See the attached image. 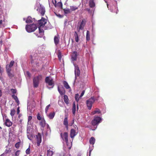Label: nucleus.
Segmentation results:
<instances>
[{
  "label": "nucleus",
  "mask_w": 156,
  "mask_h": 156,
  "mask_svg": "<svg viewBox=\"0 0 156 156\" xmlns=\"http://www.w3.org/2000/svg\"><path fill=\"white\" fill-rule=\"evenodd\" d=\"M45 83H46L48 86L51 87H48V88L50 89L53 87L54 86L55 82L52 77H50V76H47L45 78Z\"/></svg>",
  "instance_id": "nucleus-1"
},
{
  "label": "nucleus",
  "mask_w": 156,
  "mask_h": 156,
  "mask_svg": "<svg viewBox=\"0 0 156 156\" xmlns=\"http://www.w3.org/2000/svg\"><path fill=\"white\" fill-rule=\"evenodd\" d=\"M42 76L40 74L34 77L33 79V85L34 87H38L39 83V81L42 79Z\"/></svg>",
  "instance_id": "nucleus-2"
},
{
  "label": "nucleus",
  "mask_w": 156,
  "mask_h": 156,
  "mask_svg": "<svg viewBox=\"0 0 156 156\" xmlns=\"http://www.w3.org/2000/svg\"><path fill=\"white\" fill-rule=\"evenodd\" d=\"M96 100L94 97H92L86 101V105L89 110L92 109V105Z\"/></svg>",
  "instance_id": "nucleus-3"
},
{
  "label": "nucleus",
  "mask_w": 156,
  "mask_h": 156,
  "mask_svg": "<svg viewBox=\"0 0 156 156\" xmlns=\"http://www.w3.org/2000/svg\"><path fill=\"white\" fill-rule=\"evenodd\" d=\"M37 28V25L34 23L33 24H29V25H26V30L27 32H32L35 31Z\"/></svg>",
  "instance_id": "nucleus-4"
},
{
  "label": "nucleus",
  "mask_w": 156,
  "mask_h": 156,
  "mask_svg": "<svg viewBox=\"0 0 156 156\" xmlns=\"http://www.w3.org/2000/svg\"><path fill=\"white\" fill-rule=\"evenodd\" d=\"M101 120V119L99 116H94L91 121V124L93 126H97L99 123H100Z\"/></svg>",
  "instance_id": "nucleus-5"
},
{
  "label": "nucleus",
  "mask_w": 156,
  "mask_h": 156,
  "mask_svg": "<svg viewBox=\"0 0 156 156\" xmlns=\"http://www.w3.org/2000/svg\"><path fill=\"white\" fill-rule=\"evenodd\" d=\"M60 136L63 140L65 141L67 145H68L69 143L68 133L66 132H64V133H61Z\"/></svg>",
  "instance_id": "nucleus-6"
},
{
  "label": "nucleus",
  "mask_w": 156,
  "mask_h": 156,
  "mask_svg": "<svg viewBox=\"0 0 156 156\" xmlns=\"http://www.w3.org/2000/svg\"><path fill=\"white\" fill-rule=\"evenodd\" d=\"M31 62L35 63L36 65L39 66V63L41 61L40 58L39 57H34L31 56Z\"/></svg>",
  "instance_id": "nucleus-7"
},
{
  "label": "nucleus",
  "mask_w": 156,
  "mask_h": 156,
  "mask_svg": "<svg viewBox=\"0 0 156 156\" xmlns=\"http://www.w3.org/2000/svg\"><path fill=\"white\" fill-rule=\"evenodd\" d=\"M47 20L44 18L42 17L41 19L38 20V24L39 26L41 27H44L45 24L46 23Z\"/></svg>",
  "instance_id": "nucleus-8"
},
{
  "label": "nucleus",
  "mask_w": 156,
  "mask_h": 156,
  "mask_svg": "<svg viewBox=\"0 0 156 156\" xmlns=\"http://www.w3.org/2000/svg\"><path fill=\"white\" fill-rule=\"evenodd\" d=\"M36 136V140L37 141V146H40L42 141L41 134L40 133H39V132H38Z\"/></svg>",
  "instance_id": "nucleus-9"
},
{
  "label": "nucleus",
  "mask_w": 156,
  "mask_h": 156,
  "mask_svg": "<svg viewBox=\"0 0 156 156\" xmlns=\"http://www.w3.org/2000/svg\"><path fill=\"white\" fill-rule=\"evenodd\" d=\"M5 18L3 14H0V26L2 27H4V23H3V22H5Z\"/></svg>",
  "instance_id": "nucleus-10"
},
{
  "label": "nucleus",
  "mask_w": 156,
  "mask_h": 156,
  "mask_svg": "<svg viewBox=\"0 0 156 156\" xmlns=\"http://www.w3.org/2000/svg\"><path fill=\"white\" fill-rule=\"evenodd\" d=\"M86 23V21L85 19H83L81 22L80 25L79 26L78 31H80V30H83L84 29V27Z\"/></svg>",
  "instance_id": "nucleus-11"
},
{
  "label": "nucleus",
  "mask_w": 156,
  "mask_h": 156,
  "mask_svg": "<svg viewBox=\"0 0 156 156\" xmlns=\"http://www.w3.org/2000/svg\"><path fill=\"white\" fill-rule=\"evenodd\" d=\"M78 54L76 51H73L72 53L71 58L73 61H76L77 59Z\"/></svg>",
  "instance_id": "nucleus-12"
},
{
  "label": "nucleus",
  "mask_w": 156,
  "mask_h": 156,
  "mask_svg": "<svg viewBox=\"0 0 156 156\" xmlns=\"http://www.w3.org/2000/svg\"><path fill=\"white\" fill-rule=\"evenodd\" d=\"M75 73L76 78V77L77 76H79L80 75V69L78 66H75Z\"/></svg>",
  "instance_id": "nucleus-13"
},
{
  "label": "nucleus",
  "mask_w": 156,
  "mask_h": 156,
  "mask_svg": "<svg viewBox=\"0 0 156 156\" xmlns=\"http://www.w3.org/2000/svg\"><path fill=\"white\" fill-rule=\"evenodd\" d=\"M63 125H65L66 129H68L69 122L68 117L67 116H65V117L63 120Z\"/></svg>",
  "instance_id": "nucleus-14"
},
{
  "label": "nucleus",
  "mask_w": 156,
  "mask_h": 156,
  "mask_svg": "<svg viewBox=\"0 0 156 156\" xmlns=\"http://www.w3.org/2000/svg\"><path fill=\"white\" fill-rule=\"evenodd\" d=\"M12 124V122H11L10 120L8 118H7L5 120V125L6 126L8 127L11 126Z\"/></svg>",
  "instance_id": "nucleus-15"
},
{
  "label": "nucleus",
  "mask_w": 156,
  "mask_h": 156,
  "mask_svg": "<svg viewBox=\"0 0 156 156\" xmlns=\"http://www.w3.org/2000/svg\"><path fill=\"white\" fill-rule=\"evenodd\" d=\"M39 12L41 14V16H44L45 12V8L40 6L39 8Z\"/></svg>",
  "instance_id": "nucleus-16"
},
{
  "label": "nucleus",
  "mask_w": 156,
  "mask_h": 156,
  "mask_svg": "<svg viewBox=\"0 0 156 156\" xmlns=\"http://www.w3.org/2000/svg\"><path fill=\"white\" fill-rule=\"evenodd\" d=\"M76 134V133L75 130L73 129H72L70 132V136L71 138H73Z\"/></svg>",
  "instance_id": "nucleus-17"
},
{
  "label": "nucleus",
  "mask_w": 156,
  "mask_h": 156,
  "mask_svg": "<svg viewBox=\"0 0 156 156\" xmlns=\"http://www.w3.org/2000/svg\"><path fill=\"white\" fill-rule=\"evenodd\" d=\"M14 63V62L13 61H11L9 64H7L6 65V69L8 70V69H11V67L13 66Z\"/></svg>",
  "instance_id": "nucleus-18"
},
{
  "label": "nucleus",
  "mask_w": 156,
  "mask_h": 156,
  "mask_svg": "<svg viewBox=\"0 0 156 156\" xmlns=\"http://www.w3.org/2000/svg\"><path fill=\"white\" fill-rule=\"evenodd\" d=\"M46 122L44 118L41 119V121L40 122V126L44 128L45 126L46 125Z\"/></svg>",
  "instance_id": "nucleus-19"
},
{
  "label": "nucleus",
  "mask_w": 156,
  "mask_h": 156,
  "mask_svg": "<svg viewBox=\"0 0 156 156\" xmlns=\"http://www.w3.org/2000/svg\"><path fill=\"white\" fill-rule=\"evenodd\" d=\"M58 90L61 95H64L66 93V91L64 89H60L59 87H58Z\"/></svg>",
  "instance_id": "nucleus-20"
},
{
  "label": "nucleus",
  "mask_w": 156,
  "mask_h": 156,
  "mask_svg": "<svg viewBox=\"0 0 156 156\" xmlns=\"http://www.w3.org/2000/svg\"><path fill=\"white\" fill-rule=\"evenodd\" d=\"M11 69H8V70H6V72L7 73H8V75L9 78H11L13 77L14 75L13 73H11Z\"/></svg>",
  "instance_id": "nucleus-21"
},
{
  "label": "nucleus",
  "mask_w": 156,
  "mask_h": 156,
  "mask_svg": "<svg viewBox=\"0 0 156 156\" xmlns=\"http://www.w3.org/2000/svg\"><path fill=\"white\" fill-rule=\"evenodd\" d=\"M63 99L66 103L68 105L69 104V99L67 95H65L64 96Z\"/></svg>",
  "instance_id": "nucleus-22"
},
{
  "label": "nucleus",
  "mask_w": 156,
  "mask_h": 156,
  "mask_svg": "<svg viewBox=\"0 0 156 156\" xmlns=\"http://www.w3.org/2000/svg\"><path fill=\"white\" fill-rule=\"evenodd\" d=\"M55 113V112H50L48 115H47V116L50 119H52L54 117Z\"/></svg>",
  "instance_id": "nucleus-23"
},
{
  "label": "nucleus",
  "mask_w": 156,
  "mask_h": 156,
  "mask_svg": "<svg viewBox=\"0 0 156 156\" xmlns=\"http://www.w3.org/2000/svg\"><path fill=\"white\" fill-rule=\"evenodd\" d=\"M86 38L87 41H89L90 39V32L89 30H87V31Z\"/></svg>",
  "instance_id": "nucleus-24"
},
{
  "label": "nucleus",
  "mask_w": 156,
  "mask_h": 156,
  "mask_svg": "<svg viewBox=\"0 0 156 156\" xmlns=\"http://www.w3.org/2000/svg\"><path fill=\"white\" fill-rule=\"evenodd\" d=\"M74 38H75V40L76 42H78L79 41V38L78 35V34L76 31H75L74 32Z\"/></svg>",
  "instance_id": "nucleus-25"
},
{
  "label": "nucleus",
  "mask_w": 156,
  "mask_h": 156,
  "mask_svg": "<svg viewBox=\"0 0 156 156\" xmlns=\"http://www.w3.org/2000/svg\"><path fill=\"white\" fill-rule=\"evenodd\" d=\"M63 84L65 88L66 89H69L70 88L67 82H66V81H64Z\"/></svg>",
  "instance_id": "nucleus-26"
},
{
  "label": "nucleus",
  "mask_w": 156,
  "mask_h": 156,
  "mask_svg": "<svg viewBox=\"0 0 156 156\" xmlns=\"http://www.w3.org/2000/svg\"><path fill=\"white\" fill-rule=\"evenodd\" d=\"M76 111V106L75 102H74L73 104L72 108V112L73 115H75Z\"/></svg>",
  "instance_id": "nucleus-27"
},
{
  "label": "nucleus",
  "mask_w": 156,
  "mask_h": 156,
  "mask_svg": "<svg viewBox=\"0 0 156 156\" xmlns=\"http://www.w3.org/2000/svg\"><path fill=\"white\" fill-rule=\"evenodd\" d=\"M89 5L91 8L94 7L95 6V3L94 2V0H90L89 2Z\"/></svg>",
  "instance_id": "nucleus-28"
},
{
  "label": "nucleus",
  "mask_w": 156,
  "mask_h": 156,
  "mask_svg": "<svg viewBox=\"0 0 156 156\" xmlns=\"http://www.w3.org/2000/svg\"><path fill=\"white\" fill-rule=\"evenodd\" d=\"M95 142V139L94 137H91L90 139V143L91 144H94Z\"/></svg>",
  "instance_id": "nucleus-29"
},
{
  "label": "nucleus",
  "mask_w": 156,
  "mask_h": 156,
  "mask_svg": "<svg viewBox=\"0 0 156 156\" xmlns=\"http://www.w3.org/2000/svg\"><path fill=\"white\" fill-rule=\"evenodd\" d=\"M54 41L56 45H57L59 42V40L58 37L57 36H55L54 38Z\"/></svg>",
  "instance_id": "nucleus-30"
},
{
  "label": "nucleus",
  "mask_w": 156,
  "mask_h": 156,
  "mask_svg": "<svg viewBox=\"0 0 156 156\" xmlns=\"http://www.w3.org/2000/svg\"><path fill=\"white\" fill-rule=\"evenodd\" d=\"M101 112L100 109L98 108H96L95 111H93L92 113L93 115L95 114H96V113H98L99 114V113H100Z\"/></svg>",
  "instance_id": "nucleus-31"
},
{
  "label": "nucleus",
  "mask_w": 156,
  "mask_h": 156,
  "mask_svg": "<svg viewBox=\"0 0 156 156\" xmlns=\"http://www.w3.org/2000/svg\"><path fill=\"white\" fill-rule=\"evenodd\" d=\"M53 154V151L49 150L47 151V155L48 156H51Z\"/></svg>",
  "instance_id": "nucleus-32"
},
{
  "label": "nucleus",
  "mask_w": 156,
  "mask_h": 156,
  "mask_svg": "<svg viewBox=\"0 0 156 156\" xmlns=\"http://www.w3.org/2000/svg\"><path fill=\"white\" fill-rule=\"evenodd\" d=\"M12 97L14 99L17 103L19 104V100L17 97L16 96V95H12Z\"/></svg>",
  "instance_id": "nucleus-33"
},
{
  "label": "nucleus",
  "mask_w": 156,
  "mask_h": 156,
  "mask_svg": "<svg viewBox=\"0 0 156 156\" xmlns=\"http://www.w3.org/2000/svg\"><path fill=\"white\" fill-rule=\"evenodd\" d=\"M32 19L31 17H28L26 20V22L27 23H32Z\"/></svg>",
  "instance_id": "nucleus-34"
},
{
  "label": "nucleus",
  "mask_w": 156,
  "mask_h": 156,
  "mask_svg": "<svg viewBox=\"0 0 156 156\" xmlns=\"http://www.w3.org/2000/svg\"><path fill=\"white\" fill-rule=\"evenodd\" d=\"M42 27H41L40 26H39L38 29L39 30V34H43L44 33V31L43 29H41Z\"/></svg>",
  "instance_id": "nucleus-35"
},
{
  "label": "nucleus",
  "mask_w": 156,
  "mask_h": 156,
  "mask_svg": "<svg viewBox=\"0 0 156 156\" xmlns=\"http://www.w3.org/2000/svg\"><path fill=\"white\" fill-rule=\"evenodd\" d=\"M21 144V142L20 140L19 142H18L15 144V147L16 148H19L20 147V146Z\"/></svg>",
  "instance_id": "nucleus-36"
},
{
  "label": "nucleus",
  "mask_w": 156,
  "mask_h": 156,
  "mask_svg": "<svg viewBox=\"0 0 156 156\" xmlns=\"http://www.w3.org/2000/svg\"><path fill=\"white\" fill-rule=\"evenodd\" d=\"M15 113L16 110L15 109H13L11 110L10 115L12 117H13Z\"/></svg>",
  "instance_id": "nucleus-37"
},
{
  "label": "nucleus",
  "mask_w": 156,
  "mask_h": 156,
  "mask_svg": "<svg viewBox=\"0 0 156 156\" xmlns=\"http://www.w3.org/2000/svg\"><path fill=\"white\" fill-rule=\"evenodd\" d=\"M58 57L59 60H61V58H62V54L60 51H59L58 52Z\"/></svg>",
  "instance_id": "nucleus-38"
},
{
  "label": "nucleus",
  "mask_w": 156,
  "mask_h": 156,
  "mask_svg": "<svg viewBox=\"0 0 156 156\" xmlns=\"http://www.w3.org/2000/svg\"><path fill=\"white\" fill-rule=\"evenodd\" d=\"M78 9V8L76 6H72L70 7V10L71 11H74L75 10L77 9Z\"/></svg>",
  "instance_id": "nucleus-39"
},
{
  "label": "nucleus",
  "mask_w": 156,
  "mask_h": 156,
  "mask_svg": "<svg viewBox=\"0 0 156 156\" xmlns=\"http://www.w3.org/2000/svg\"><path fill=\"white\" fill-rule=\"evenodd\" d=\"M79 95L78 93L75 95V99L77 102L79 100Z\"/></svg>",
  "instance_id": "nucleus-40"
},
{
  "label": "nucleus",
  "mask_w": 156,
  "mask_h": 156,
  "mask_svg": "<svg viewBox=\"0 0 156 156\" xmlns=\"http://www.w3.org/2000/svg\"><path fill=\"white\" fill-rule=\"evenodd\" d=\"M64 10L65 13H66V14H67V13H70L71 12L70 9H64Z\"/></svg>",
  "instance_id": "nucleus-41"
},
{
  "label": "nucleus",
  "mask_w": 156,
  "mask_h": 156,
  "mask_svg": "<svg viewBox=\"0 0 156 156\" xmlns=\"http://www.w3.org/2000/svg\"><path fill=\"white\" fill-rule=\"evenodd\" d=\"M119 12V10L117 8V7H115V9L113 10V12H115V13H118V12Z\"/></svg>",
  "instance_id": "nucleus-42"
},
{
  "label": "nucleus",
  "mask_w": 156,
  "mask_h": 156,
  "mask_svg": "<svg viewBox=\"0 0 156 156\" xmlns=\"http://www.w3.org/2000/svg\"><path fill=\"white\" fill-rule=\"evenodd\" d=\"M50 104H49V105H48L45 108V112L46 113H47L48 110L50 107Z\"/></svg>",
  "instance_id": "nucleus-43"
},
{
  "label": "nucleus",
  "mask_w": 156,
  "mask_h": 156,
  "mask_svg": "<svg viewBox=\"0 0 156 156\" xmlns=\"http://www.w3.org/2000/svg\"><path fill=\"white\" fill-rule=\"evenodd\" d=\"M20 150H18L16 151L15 153V155L16 156H19L20 154Z\"/></svg>",
  "instance_id": "nucleus-44"
},
{
  "label": "nucleus",
  "mask_w": 156,
  "mask_h": 156,
  "mask_svg": "<svg viewBox=\"0 0 156 156\" xmlns=\"http://www.w3.org/2000/svg\"><path fill=\"white\" fill-rule=\"evenodd\" d=\"M37 119L38 120H41V119L42 118L41 116V115L39 113H38L37 114Z\"/></svg>",
  "instance_id": "nucleus-45"
},
{
  "label": "nucleus",
  "mask_w": 156,
  "mask_h": 156,
  "mask_svg": "<svg viewBox=\"0 0 156 156\" xmlns=\"http://www.w3.org/2000/svg\"><path fill=\"white\" fill-rule=\"evenodd\" d=\"M30 147L27 148V149L26 150V153L27 154H29L30 152Z\"/></svg>",
  "instance_id": "nucleus-46"
},
{
  "label": "nucleus",
  "mask_w": 156,
  "mask_h": 156,
  "mask_svg": "<svg viewBox=\"0 0 156 156\" xmlns=\"http://www.w3.org/2000/svg\"><path fill=\"white\" fill-rule=\"evenodd\" d=\"M11 91L12 93L14 94L16 93L17 92V90L16 89H11Z\"/></svg>",
  "instance_id": "nucleus-47"
},
{
  "label": "nucleus",
  "mask_w": 156,
  "mask_h": 156,
  "mask_svg": "<svg viewBox=\"0 0 156 156\" xmlns=\"http://www.w3.org/2000/svg\"><path fill=\"white\" fill-rule=\"evenodd\" d=\"M32 119V117L31 115H29L28 116V123L30 121V120H31V119Z\"/></svg>",
  "instance_id": "nucleus-48"
},
{
  "label": "nucleus",
  "mask_w": 156,
  "mask_h": 156,
  "mask_svg": "<svg viewBox=\"0 0 156 156\" xmlns=\"http://www.w3.org/2000/svg\"><path fill=\"white\" fill-rule=\"evenodd\" d=\"M26 74H27V76L28 77H30L31 76V74L29 72L27 71L26 72Z\"/></svg>",
  "instance_id": "nucleus-49"
},
{
  "label": "nucleus",
  "mask_w": 156,
  "mask_h": 156,
  "mask_svg": "<svg viewBox=\"0 0 156 156\" xmlns=\"http://www.w3.org/2000/svg\"><path fill=\"white\" fill-rule=\"evenodd\" d=\"M10 149L9 148L8 150L6 149L4 153L5 154H7V153H9V152H10L11 151H10Z\"/></svg>",
  "instance_id": "nucleus-50"
},
{
  "label": "nucleus",
  "mask_w": 156,
  "mask_h": 156,
  "mask_svg": "<svg viewBox=\"0 0 156 156\" xmlns=\"http://www.w3.org/2000/svg\"><path fill=\"white\" fill-rule=\"evenodd\" d=\"M84 93H85V91H84V90H83V91H82V92L80 95V97H83V95H84Z\"/></svg>",
  "instance_id": "nucleus-51"
},
{
  "label": "nucleus",
  "mask_w": 156,
  "mask_h": 156,
  "mask_svg": "<svg viewBox=\"0 0 156 156\" xmlns=\"http://www.w3.org/2000/svg\"><path fill=\"white\" fill-rule=\"evenodd\" d=\"M20 110L19 109V107H18L17 109V114H19V113H20Z\"/></svg>",
  "instance_id": "nucleus-52"
},
{
  "label": "nucleus",
  "mask_w": 156,
  "mask_h": 156,
  "mask_svg": "<svg viewBox=\"0 0 156 156\" xmlns=\"http://www.w3.org/2000/svg\"><path fill=\"white\" fill-rule=\"evenodd\" d=\"M2 95V92L0 89V97H1Z\"/></svg>",
  "instance_id": "nucleus-53"
},
{
  "label": "nucleus",
  "mask_w": 156,
  "mask_h": 156,
  "mask_svg": "<svg viewBox=\"0 0 156 156\" xmlns=\"http://www.w3.org/2000/svg\"><path fill=\"white\" fill-rule=\"evenodd\" d=\"M36 35L37 37H40V35H39L38 34H37Z\"/></svg>",
  "instance_id": "nucleus-54"
},
{
  "label": "nucleus",
  "mask_w": 156,
  "mask_h": 156,
  "mask_svg": "<svg viewBox=\"0 0 156 156\" xmlns=\"http://www.w3.org/2000/svg\"><path fill=\"white\" fill-rule=\"evenodd\" d=\"M91 150H90V153L91 152Z\"/></svg>",
  "instance_id": "nucleus-55"
},
{
  "label": "nucleus",
  "mask_w": 156,
  "mask_h": 156,
  "mask_svg": "<svg viewBox=\"0 0 156 156\" xmlns=\"http://www.w3.org/2000/svg\"><path fill=\"white\" fill-rule=\"evenodd\" d=\"M77 109H78V104H77Z\"/></svg>",
  "instance_id": "nucleus-56"
},
{
  "label": "nucleus",
  "mask_w": 156,
  "mask_h": 156,
  "mask_svg": "<svg viewBox=\"0 0 156 156\" xmlns=\"http://www.w3.org/2000/svg\"><path fill=\"white\" fill-rule=\"evenodd\" d=\"M1 69H0V73H1Z\"/></svg>",
  "instance_id": "nucleus-57"
},
{
  "label": "nucleus",
  "mask_w": 156,
  "mask_h": 156,
  "mask_svg": "<svg viewBox=\"0 0 156 156\" xmlns=\"http://www.w3.org/2000/svg\"><path fill=\"white\" fill-rule=\"evenodd\" d=\"M0 129H2V127H1V126H0Z\"/></svg>",
  "instance_id": "nucleus-58"
},
{
  "label": "nucleus",
  "mask_w": 156,
  "mask_h": 156,
  "mask_svg": "<svg viewBox=\"0 0 156 156\" xmlns=\"http://www.w3.org/2000/svg\"><path fill=\"white\" fill-rule=\"evenodd\" d=\"M115 1H117V0H114Z\"/></svg>",
  "instance_id": "nucleus-59"
},
{
  "label": "nucleus",
  "mask_w": 156,
  "mask_h": 156,
  "mask_svg": "<svg viewBox=\"0 0 156 156\" xmlns=\"http://www.w3.org/2000/svg\"><path fill=\"white\" fill-rule=\"evenodd\" d=\"M74 120H73V123H74Z\"/></svg>",
  "instance_id": "nucleus-60"
},
{
  "label": "nucleus",
  "mask_w": 156,
  "mask_h": 156,
  "mask_svg": "<svg viewBox=\"0 0 156 156\" xmlns=\"http://www.w3.org/2000/svg\"><path fill=\"white\" fill-rule=\"evenodd\" d=\"M0 9H1V7L0 6Z\"/></svg>",
  "instance_id": "nucleus-61"
},
{
  "label": "nucleus",
  "mask_w": 156,
  "mask_h": 156,
  "mask_svg": "<svg viewBox=\"0 0 156 156\" xmlns=\"http://www.w3.org/2000/svg\"><path fill=\"white\" fill-rule=\"evenodd\" d=\"M40 156H42V155H41Z\"/></svg>",
  "instance_id": "nucleus-62"
}]
</instances>
